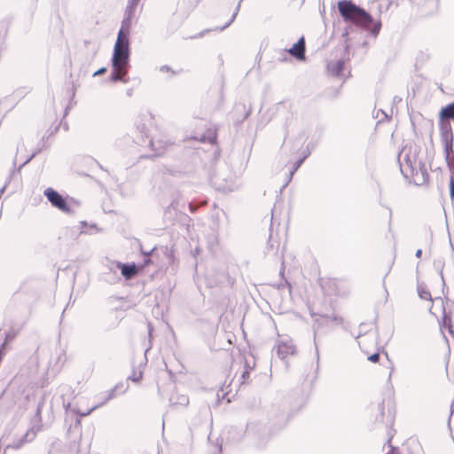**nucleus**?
I'll return each instance as SVG.
<instances>
[{
  "instance_id": "nucleus-1",
  "label": "nucleus",
  "mask_w": 454,
  "mask_h": 454,
  "mask_svg": "<svg viewBox=\"0 0 454 454\" xmlns=\"http://www.w3.org/2000/svg\"><path fill=\"white\" fill-rule=\"evenodd\" d=\"M130 26L131 20L129 17L122 20L114 47L113 71L111 75L114 82H127L125 76L129 67Z\"/></svg>"
},
{
  "instance_id": "nucleus-2",
  "label": "nucleus",
  "mask_w": 454,
  "mask_h": 454,
  "mask_svg": "<svg viewBox=\"0 0 454 454\" xmlns=\"http://www.w3.org/2000/svg\"><path fill=\"white\" fill-rule=\"evenodd\" d=\"M338 10L345 21L356 26L368 29L373 22L372 17L368 12L349 0L340 1Z\"/></svg>"
},
{
  "instance_id": "nucleus-3",
  "label": "nucleus",
  "mask_w": 454,
  "mask_h": 454,
  "mask_svg": "<svg viewBox=\"0 0 454 454\" xmlns=\"http://www.w3.org/2000/svg\"><path fill=\"white\" fill-rule=\"evenodd\" d=\"M128 389L129 384L127 382H120L116 384L113 388L99 394L98 402L95 403L91 408L88 410H82V408L78 407L76 412L82 417L87 416L90 414V412L108 403L110 400L117 397L118 395L125 394Z\"/></svg>"
},
{
  "instance_id": "nucleus-4",
  "label": "nucleus",
  "mask_w": 454,
  "mask_h": 454,
  "mask_svg": "<svg viewBox=\"0 0 454 454\" xmlns=\"http://www.w3.org/2000/svg\"><path fill=\"white\" fill-rule=\"evenodd\" d=\"M252 113L250 104L239 103L234 106L233 118L236 121L241 122L245 121Z\"/></svg>"
},
{
  "instance_id": "nucleus-5",
  "label": "nucleus",
  "mask_w": 454,
  "mask_h": 454,
  "mask_svg": "<svg viewBox=\"0 0 454 454\" xmlns=\"http://www.w3.org/2000/svg\"><path fill=\"white\" fill-rule=\"evenodd\" d=\"M288 52L298 60L305 59V39L301 37L299 41L288 50Z\"/></svg>"
},
{
  "instance_id": "nucleus-6",
  "label": "nucleus",
  "mask_w": 454,
  "mask_h": 454,
  "mask_svg": "<svg viewBox=\"0 0 454 454\" xmlns=\"http://www.w3.org/2000/svg\"><path fill=\"white\" fill-rule=\"evenodd\" d=\"M439 119L441 121H454V102L442 107L439 113Z\"/></svg>"
},
{
  "instance_id": "nucleus-7",
  "label": "nucleus",
  "mask_w": 454,
  "mask_h": 454,
  "mask_svg": "<svg viewBox=\"0 0 454 454\" xmlns=\"http://www.w3.org/2000/svg\"><path fill=\"white\" fill-rule=\"evenodd\" d=\"M243 366L240 372L239 383L246 384L250 379V373L254 366L250 365L246 359H243Z\"/></svg>"
},
{
  "instance_id": "nucleus-8",
  "label": "nucleus",
  "mask_w": 454,
  "mask_h": 454,
  "mask_svg": "<svg viewBox=\"0 0 454 454\" xmlns=\"http://www.w3.org/2000/svg\"><path fill=\"white\" fill-rule=\"evenodd\" d=\"M122 276L129 279L137 273V266L133 264H122L121 267Z\"/></svg>"
},
{
  "instance_id": "nucleus-9",
  "label": "nucleus",
  "mask_w": 454,
  "mask_h": 454,
  "mask_svg": "<svg viewBox=\"0 0 454 454\" xmlns=\"http://www.w3.org/2000/svg\"><path fill=\"white\" fill-rule=\"evenodd\" d=\"M144 376V372L141 368L134 369L130 374V376L128 378L129 380H131L135 383H138L142 380Z\"/></svg>"
},
{
  "instance_id": "nucleus-10",
  "label": "nucleus",
  "mask_w": 454,
  "mask_h": 454,
  "mask_svg": "<svg viewBox=\"0 0 454 454\" xmlns=\"http://www.w3.org/2000/svg\"><path fill=\"white\" fill-rule=\"evenodd\" d=\"M44 195L47 197V199H62V197L51 187L44 191Z\"/></svg>"
},
{
  "instance_id": "nucleus-11",
  "label": "nucleus",
  "mask_w": 454,
  "mask_h": 454,
  "mask_svg": "<svg viewBox=\"0 0 454 454\" xmlns=\"http://www.w3.org/2000/svg\"><path fill=\"white\" fill-rule=\"evenodd\" d=\"M52 205L62 211H68L67 200H51Z\"/></svg>"
},
{
  "instance_id": "nucleus-12",
  "label": "nucleus",
  "mask_w": 454,
  "mask_h": 454,
  "mask_svg": "<svg viewBox=\"0 0 454 454\" xmlns=\"http://www.w3.org/2000/svg\"><path fill=\"white\" fill-rule=\"evenodd\" d=\"M419 295L422 300L430 301H432L431 294L429 291L426 289H419Z\"/></svg>"
},
{
  "instance_id": "nucleus-13",
  "label": "nucleus",
  "mask_w": 454,
  "mask_h": 454,
  "mask_svg": "<svg viewBox=\"0 0 454 454\" xmlns=\"http://www.w3.org/2000/svg\"><path fill=\"white\" fill-rule=\"evenodd\" d=\"M297 353V349L295 346L293 344H287L286 343V355H295Z\"/></svg>"
},
{
  "instance_id": "nucleus-14",
  "label": "nucleus",
  "mask_w": 454,
  "mask_h": 454,
  "mask_svg": "<svg viewBox=\"0 0 454 454\" xmlns=\"http://www.w3.org/2000/svg\"><path fill=\"white\" fill-rule=\"evenodd\" d=\"M368 360L372 363H378L380 360V355L379 353H374L368 356Z\"/></svg>"
},
{
  "instance_id": "nucleus-15",
  "label": "nucleus",
  "mask_w": 454,
  "mask_h": 454,
  "mask_svg": "<svg viewBox=\"0 0 454 454\" xmlns=\"http://www.w3.org/2000/svg\"><path fill=\"white\" fill-rule=\"evenodd\" d=\"M160 71L161 72H166V73H171L173 74L177 73V71L172 70V68L170 67H168V66H162L160 67Z\"/></svg>"
},
{
  "instance_id": "nucleus-16",
  "label": "nucleus",
  "mask_w": 454,
  "mask_h": 454,
  "mask_svg": "<svg viewBox=\"0 0 454 454\" xmlns=\"http://www.w3.org/2000/svg\"><path fill=\"white\" fill-rule=\"evenodd\" d=\"M450 196L453 198L454 197V176L450 177Z\"/></svg>"
},
{
  "instance_id": "nucleus-17",
  "label": "nucleus",
  "mask_w": 454,
  "mask_h": 454,
  "mask_svg": "<svg viewBox=\"0 0 454 454\" xmlns=\"http://www.w3.org/2000/svg\"><path fill=\"white\" fill-rule=\"evenodd\" d=\"M106 72V67H102L100 69H98V71H96L93 75L94 76H97V75H99V74H103Z\"/></svg>"
},
{
  "instance_id": "nucleus-18",
  "label": "nucleus",
  "mask_w": 454,
  "mask_h": 454,
  "mask_svg": "<svg viewBox=\"0 0 454 454\" xmlns=\"http://www.w3.org/2000/svg\"><path fill=\"white\" fill-rule=\"evenodd\" d=\"M380 27H381V25H380V22L375 23L374 24V28H373V33L378 34L380 29Z\"/></svg>"
},
{
  "instance_id": "nucleus-19",
  "label": "nucleus",
  "mask_w": 454,
  "mask_h": 454,
  "mask_svg": "<svg viewBox=\"0 0 454 454\" xmlns=\"http://www.w3.org/2000/svg\"><path fill=\"white\" fill-rule=\"evenodd\" d=\"M405 163L407 166H409L411 168V170H413V166L411 165V162L408 157H407V159H405Z\"/></svg>"
},
{
  "instance_id": "nucleus-20",
  "label": "nucleus",
  "mask_w": 454,
  "mask_h": 454,
  "mask_svg": "<svg viewBox=\"0 0 454 454\" xmlns=\"http://www.w3.org/2000/svg\"><path fill=\"white\" fill-rule=\"evenodd\" d=\"M303 160H304V157L298 160V162H297V164H296V166L294 168V170H296L300 167V165L302 163Z\"/></svg>"
},
{
  "instance_id": "nucleus-21",
  "label": "nucleus",
  "mask_w": 454,
  "mask_h": 454,
  "mask_svg": "<svg viewBox=\"0 0 454 454\" xmlns=\"http://www.w3.org/2000/svg\"><path fill=\"white\" fill-rule=\"evenodd\" d=\"M421 254H422V251H421L420 249H419V250L416 252V256H417L418 258H420Z\"/></svg>"
},
{
  "instance_id": "nucleus-22",
  "label": "nucleus",
  "mask_w": 454,
  "mask_h": 454,
  "mask_svg": "<svg viewBox=\"0 0 454 454\" xmlns=\"http://www.w3.org/2000/svg\"><path fill=\"white\" fill-rule=\"evenodd\" d=\"M450 327H451V325H450V324H449V329H450ZM450 332L451 333H453V331L450 330Z\"/></svg>"
},
{
  "instance_id": "nucleus-23",
  "label": "nucleus",
  "mask_w": 454,
  "mask_h": 454,
  "mask_svg": "<svg viewBox=\"0 0 454 454\" xmlns=\"http://www.w3.org/2000/svg\"><path fill=\"white\" fill-rule=\"evenodd\" d=\"M189 207H190L191 210L193 211V209L192 207V204H189Z\"/></svg>"
}]
</instances>
